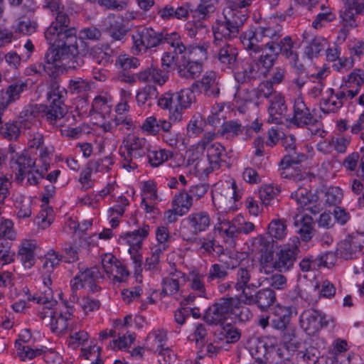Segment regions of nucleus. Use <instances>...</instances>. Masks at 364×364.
<instances>
[{
  "instance_id": "nucleus-1",
  "label": "nucleus",
  "mask_w": 364,
  "mask_h": 364,
  "mask_svg": "<svg viewBox=\"0 0 364 364\" xmlns=\"http://www.w3.org/2000/svg\"><path fill=\"white\" fill-rule=\"evenodd\" d=\"M43 7L55 13V20L45 31V38L48 44L57 46L61 49V55L70 49L78 48L80 53H89V47L82 38L76 36V29L70 26L69 16L61 11L63 6L60 0H44Z\"/></svg>"
},
{
  "instance_id": "nucleus-2",
  "label": "nucleus",
  "mask_w": 364,
  "mask_h": 364,
  "mask_svg": "<svg viewBox=\"0 0 364 364\" xmlns=\"http://www.w3.org/2000/svg\"><path fill=\"white\" fill-rule=\"evenodd\" d=\"M49 45L50 47L44 55V63H36L26 68L25 70L26 75H42L46 73L50 77H55L58 75V69L55 66L57 62L67 60L64 65L68 68L75 70L84 65V58L88 55V53H80V50L78 48L74 50L70 49L69 52L67 50L66 53L61 55L59 51L61 50L60 48L53 44Z\"/></svg>"
},
{
  "instance_id": "nucleus-3",
  "label": "nucleus",
  "mask_w": 364,
  "mask_h": 364,
  "mask_svg": "<svg viewBox=\"0 0 364 364\" xmlns=\"http://www.w3.org/2000/svg\"><path fill=\"white\" fill-rule=\"evenodd\" d=\"M235 7H225L223 14L224 20H217L212 26L213 32H218L237 38L249 16L248 7L252 4L248 1ZM241 4V2L240 3Z\"/></svg>"
},
{
  "instance_id": "nucleus-4",
  "label": "nucleus",
  "mask_w": 364,
  "mask_h": 364,
  "mask_svg": "<svg viewBox=\"0 0 364 364\" xmlns=\"http://www.w3.org/2000/svg\"><path fill=\"white\" fill-rule=\"evenodd\" d=\"M35 165L36 159L26 151L16 153L10 160V166L16 174V179L21 182L27 177L29 185H38L43 179L42 173L38 176L35 175L33 171Z\"/></svg>"
},
{
  "instance_id": "nucleus-5",
  "label": "nucleus",
  "mask_w": 364,
  "mask_h": 364,
  "mask_svg": "<svg viewBox=\"0 0 364 364\" xmlns=\"http://www.w3.org/2000/svg\"><path fill=\"white\" fill-rule=\"evenodd\" d=\"M213 33L214 52L218 61L224 68L233 70L238 63V50L235 45L229 41L235 37L218 32H213Z\"/></svg>"
},
{
  "instance_id": "nucleus-6",
  "label": "nucleus",
  "mask_w": 364,
  "mask_h": 364,
  "mask_svg": "<svg viewBox=\"0 0 364 364\" xmlns=\"http://www.w3.org/2000/svg\"><path fill=\"white\" fill-rule=\"evenodd\" d=\"M130 36L132 41L131 50L134 55L145 53L163 43L164 33L151 27H139L132 31Z\"/></svg>"
},
{
  "instance_id": "nucleus-7",
  "label": "nucleus",
  "mask_w": 364,
  "mask_h": 364,
  "mask_svg": "<svg viewBox=\"0 0 364 364\" xmlns=\"http://www.w3.org/2000/svg\"><path fill=\"white\" fill-rule=\"evenodd\" d=\"M238 304L237 297L220 298L207 309L204 320L209 324H222L230 319L234 307Z\"/></svg>"
},
{
  "instance_id": "nucleus-8",
  "label": "nucleus",
  "mask_w": 364,
  "mask_h": 364,
  "mask_svg": "<svg viewBox=\"0 0 364 364\" xmlns=\"http://www.w3.org/2000/svg\"><path fill=\"white\" fill-rule=\"evenodd\" d=\"M248 250L252 254L258 255L262 268L270 267L274 259V241L269 237L259 235L247 242Z\"/></svg>"
},
{
  "instance_id": "nucleus-9",
  "label": "nucleus",
  "mask_w": 364,
  "mask_h": 364,
  "mask_svg": "<svg viewBox=\"0 0 364 364\" xmlns=\"http://www.w3.org/2000/svg\"><path fill=\"white\" fill-rule=\"evenodd\" d=\"M363 236V233L353 232L342 240L336 249L337 257L352 259L363 255L362 249L364 243Z\"/></svg>"
},
{
  "instance_id": "nucleus-10",
  "label": "nucleus",
  "mask_w": 364,
  "mask_h": 364,
  "mask_svg": "<svg viewBox=\"0 0 364 364\" xmlns=\"http://www.w3.org/2000/svg\"><path fill=\"white\" fill-rule=\"evenodd\" d=\"M295 308L291 306L277 305L274 310V316L271 319V326L279 331L284 339L291 341L293 333H290V321Z\"/></svg>"
},
{
  "instance_id": "nucleus-11",
  "label": "nucleus",
  "mask_w": 364,
  "mask_h": 364,
  "mask_svg": "<svg viewBox=\"0 0 364 364\" xmlns=\"http://www.w3.org/2000/svg\"><path fill=\"white\" fill-rule=\"evenodd\" d=\"M301 328L309 336H314L328 325L326 315L316 309H309L302 312L299 318Z\"/></svg>"
},
{
  "instance_id": "nucleus-12",
  "label": "nucleus",
  "mask_w": 364,
  "mask_h": 364,
  "mask_svg": "<svg viewBox=\"0 0 364 364\" xmlns=\"http://www.w3.org/2000/svg\"><path fill=\"white\" fill-rule=\"evenodd\" d=\"M203 146L204 149H206L207 158L210 166L203 170L200 167L202 161H197L195 164V168L198 172L209 173L214 170L219 169L223 163H226L225 159L226 157L225 149L220 143L205 144V142H203Z\"/></svg>"
},
{
  "instance_id": "nucleus-13",
  "label": "nucleus",
  "mask_w": 364,
  "mask_h": 364,
  "mask_svg": "<svg viewBox=\"0 0 364 364\" xmlns=\"http://www.w3.org/2000/svg\"><path fill=\"white\" fill-rule=\"evenodd\" d=\"M293 242L292 246H284L280 250L277 254V259L274 262L273 261L270 267H273L280 272H287L292 268L300 252L298 247L299 243L298 237H295Z\"/></svg>"
},
{
  "instance_id": "nucleus-14",
  "label": "nucleus",
  "mask_w": 364,
  "mask_h": 364,
  "mask_svg": "<svg viewBox=\"0 0 364 364\" xmlns=\"http://www.w3.org/2000/svg\"><path fill=\"white\" fill-rule=\"evenodd\" d=\"M235 80L241 84L260 78L262 72L257 60L237 63L233 70Z\"/></svg>"
},
{
  "instance_id": "nucleus-15",
  "label": "nucleus",
  "mask_w": 364,
  "mask_h": 364,
  "mask_svg": "<svg viewBox=\"0 0 364 364\" xmlns=\"http://www.w3.org/2000/svg\"><path fill=\"white\" fill-rule=\"evenodd\" d=\"M242 191L240 189L236 182H232L223 189V193L213 196V203L218 208L223 210L234 209V204L241 198Z\"/></svg>"
},
{
  "instance_id": "nucleus-16",
  "label": "nucleus",
  "mask_w": 364,
  "mask_h": 364,
  "mask_svg": "<svg viewBox=\"0 0 364 364\" xmlns=\"http://www.w3.org/2000/svg\"><path fill=\"white\" fill-rule=\"evenodd\" d=\"M184 228H187L193 237H188L187 241L193 239L196 240V236L202 232H205L210 225V218L205 211H197L192 213L183 220Z\"/></svg>"
},
{
  "instance_id": "nucleus-17",
  "label": "nucleus",
  "mask_w": 364,
  "mask_h": 364,
  "mask_svg": "<svg viewBox=\"0 0 364 364\" xmlns=\"http://www.w3.org/2000/svg\"><path fill=\"white\" fill-rule=\"evenodd\" d=\"M128 157L140 159L149 153L150 143L144 137L129 135L122 141Z\"/></svg>"
},
{
  "instance_id": "nucleus-18",
  "label": "nucleus",
  "mask_w": 364,
  "mask_h": 364,
  "mask_svg": "<svg viewBox=\"0 0 364 364\" xmlns=\"http://www.w3.org/2000/svg\"><path fill=\"white\" fill-rule=\"evenodd\" d=\"M103 272L116 282H122L129 275V271L112 255H105L102 257Z\"/></svg>"
},
{
  "instance_id": "nucleus-19",
  "label": "nucleus",
  "mask_w": 364,
  "mask_h": 364,
  "mask_svg": "<svg viewBox=\"0 0 364 364\" xmlns=\"http://www.w3.org/2000/svg\"><path fill=\"white\" fill-rule=\"evenodd\" d=\"M176 70L178 76L184 79H196L203 71V65L198 60H194L182 55L176 62Z\"/></svg>"
},
{
  "instance_id": "nucleus-20",
  "label": "nucleus",
  "mask_w": 364,
  "mask_h": 364,
  "mask_svg": "<svg viewBox=\"0 0 364 364\" xmlns=\"http://www.w3.org/2000/svg\"><path fill=\"white\" fill-rule=\"evenodd\" d=\"M245 49L249 50L250 55L259 53L264 49V45L259 43L263 41V34L259 26L247 30L240 37Z\"/></svg>"
},
{
  "instance_id": "nucleus-21",
  "label": "nucleus",
  "mask_w": 364,
  "mask_h": 364,
  "mask_svg": "<svg viewBox=\"0 0 364 364\" xmlns=\"http://www.w3.org/2000/svg\"><path fill=\"white\" fill-rule=\"evenodd\" d=\"M293 109L294 115L291 121L298 127L314 125L317 122V119L314 118L302 98L295 99Z\"/></svg>"
},
{
  "instance_id": "nucleus-22",
  "label": "nucleus",
  "mask_w": 364,
  "mask_h": 364,
  "mask_svg": "<svg viewBox=\"0 0 364 364\" xmlns=\"http://www.w3.org/2000/svg\"><path fill=\"white\" fill-rule=\"evenodd\" d=\"M194 90L190 88L181 89L177 92L178 108L176 111H173L169 115V118L173 122H180L183 119V110L191 107V104L195 100Z\"/></svg>"
},
{
  "instance_id": "nucleus-23",
  "label": "nucleus",
  "mask_w": 364,
  "mask_h": 364,
  "mask_svg": "<svg viewBox=\"0 0 364 364\" xmlns=\"http://www.w3.org/2000/svg\"><path fill=\"white\" fill-rule=\"evenodd\" d=\"M136 77L142 82H153L162 86L168 80V70L160 69L157 66L151 65L137 73Z\"/></svg>"
},
{
  "instance_id": "nucleus-24",
  "label": "nucleus",
  "mask_w": 364,
  "mask_h": 364,
  "mask_svg": "<svg viewBox=\"0 0 364 364\" xmlns=\"http://www.w3.org/2000/svg\"><path fill=\"white\" fill-rule=\"evenodd\" d=\"M67 112V106L50 103L49 105H41L42 117L53 127H58L63 125L61 120Z\"/></svg>"
},
{
  "instance_id": "nucleus-25",
  "label": "nucleus",
  "mask_w": 364,
  "mask_h": 364,
  "mask_svg": "<svg viewBox=\"0 0 364 364\" xmlns=\"http://www.w3.org/2000/svg\"><path fill=\"white\" fill-rule=\"evenodd\" d=\"M191 87L194 90L203 92L208 97H215L220 94V88L215 73L205 74L200 80L195 81Z\"/></svg>"
},
{
  "instance_id": "nucleus-26",
  "label": "nucleus",
  "mask_w": 364,
  "mask_h": 364,
  "mask_svg": "<svg viewBox=\"0 0 364 364\" xmlns=\"http://www.w3.org/2000/svg\"><path fill=\"white\" fill-rule=\"evenodd\" d=\"M303 42L308 46L305 48L304 53L309 59L317 57L319 53L323 50L326 44V40L321 36H316L310 32L305 31L302 34Z\"/></svg>"
},
{
  "instance_id": "nucleus-27",
  "label": "nucleus",
  "mask_w": 364,
  "mask_h": 364,
  "mask_svg": "<svg viewBox=\"0 0 364 364\" xmlns=\"http://www.w3.org/2000/svg\"><path fill=\"white\" fill-rule=\"evenodd\" d=\"M104 277L103 273L97 267L86 269L84 272H80L71 281V286L73 291L79 289L87 283L97 282Z\"/></svg>"
},
{
  "instance_id": "nucleus-28",
  "label": "nucleus",
  "mask_w": 364,
  "mask_h": 364,
  "mask_svg": "<svg viewBox=\"0 0 364 364\" xmlns=\"http://www.w3.org/2000/svg\"><path fill=\"white\" fill-rule=\"evenodd\" d=\"M268 112L272 122L276 124L282 122V117L287 112V106L284 97L280 93H274L269 100Z\"/></svg>"
},
{
  "instance_id": "nucleus-29",
  "label": "nucleus",
  "mask_w": 364,
  "mask_h": 364,
  "mask_svg": "<svg viewBox=\"0 0 364 364\" xmlns=\"http://www.w3.org/2000/svg\"><path fill=\"white\" fill-rule=\"evenodd\" d=\"M37 245L34 240H25L21 243L17 257L25 268H31L36 262L35 251Z\"/></svg>"
},
{
  "instance_id": "nucleus-30",
  "label": "nucleus",
  "mask_w": 364,
  "mask_h": 364,
  "mask_svg": "<svg viewBox=\"0 0 364 364\" xmlns=\"http://www.w3.org/2000/svg\"><path fill=\"white\" fill-rule=\"evenodd\" d=\"M220 231L223 237L224 242L230 247H234L236 245V241L239 236L238 223L235 217L230 220L223 219L220 222Z\"/></svg>"
},
{
  "instance_id": "nucleus-31",
  "label": "nucleus",
  "mask_w": 364,
  "mask_h": 364,
  "mask_svg": "<svg viewBox=\"0 0 364 364\" xmlns=\"http://www.w3.org/2000/svg\"><path fill=\"white\" fill-rule=\"evenodd\" d=\"M67 90L65 88L60 85L56 77H52L48 91L47 92L48 99L50 104H56L62 106H66L65 101L67 98Z\"/></svg>"
},
{
  "instance_id": "nucleus-32",
  "label": "nucleus",
  "mask_w": 364,
  "mask_h": 364,
  "mask_svg": "<svg viewBox=\"0 0 364 364\" xmlns=\"http://www.w3.org/2000/svg\"><path fill=\"white\" fill-rule=\"evenodd\" d=\"M276 293L271 288H264L255 293L252 304H256L262 311H267L276 301Z\"/></svg>"
},
{
  "instance_id": "nucleus-33",
  "label": "nucleus",
  "mask_w": 364,
  "mask_h": 364,
  "mask_svg": "<svg viewBox=\"0 0 364 364\" xmlns=\"http://www.w3.org/2000/svg\"><path fill=\"white\" fill-rule=\"evenodd\" d=\"M363 82V70L361 69L353 70L348 76V80L346 82V87H353L346 91V97L349 99H353L359 93Z\"/></svg>"
},
{
  "instance_id": "nucleus-34",
  "label": "nucleus",
  "mask_w": 364,
  "mask_h": 364,
  "mask_svg": "<svg viewBox=\"0 0 364 364\" xmlns=\"http://www.w3.org/2000/svg\"><path fill=\"white\" fill-rule=\"evenodd\" d=\"M157 88L152 85H146L136 92V100L139 106L147 104L151 106L157 99Z\"/></svg>"
},
{
  "instance_id": "nucleus-35",
  "label": "nucleus",
  "mask_w": 364,
  "mask_h": 364,
  "mask_svg": "<svg viewBox=\"0 0 364 364\" xmlns=\"http://www.w3.org/2000/svg\"><path fill=\"white\" fill-rule=\"evenodd\" d=\"M172 155L171 151L164 149H153L151 146H150L149 153H147L146 156L151 166L156 168L167 161L169 158L172 157Z\"/></svg>"
},
{
  "instance_id": "nucleus-36",
  "label": "nucleus",
  "mask_w": 364,
  "mask_h": 364,
  "mask_svg": "<svg viewBox=\"0 0 364 364\" xmlns=\"http://www.w3.org/2000/svg\"><path fill=\"white\" fill-rule=\"evenodd\" d=\"M192 197L186 192H180L174 196L172 207L176 208L180 216L185 215L192 206Z\"/></svg>"
},
{
  "instance_id": "nucleus-37",
  "label": "nucleus",
  "mask_w": 364,
  "mask_h": 364,
  "mask_svg": "<svg viewBox=\"0 0 364 364\" xmlns=\"http://www.w3.org/2000/svg\"><path fill=\"white\" fill-rule=\"evenodd\" d=\"M128 28L122 21L115 18L109 19V24L106 28V32L112 38V41H121L127 34Z\"/></svg>"
},
{
  "instance_id": "nucleus-38",
  "label": "nucleus",
  "mask_w": 364,
  "mask_h": 364,
  "mask_svg": "<svg viewBox=\"0 0 364 364\" xmlns=\"http://www.w3.org/2000/svg\"><path fill=\"white\" fill-rule=\"evenodd\" d=\"M328 92L329 95L322 98L320 102V109L325 114L336 113L343 107V102L336 100L333 88H329Z\"/></svg>"
},
{
  "instance_id": "nucleus-39",
  "label": "nucleus",
  "mask_w": 364,
  "mask_h": 364,
  "mask_svg": "<svg viewBox=\"0 0 364 364\" xmlns=\"http://www.w3.org/2000/svg\"><path fill=\"white\" fill-rule=\"evenodd\" d=\"M200 248L204 252L220 257L224 253V247L220 243L210 237H204L198 240Z\"/></svg>"
},
{
  "instance_id": "nucleus-40",
  "label": "nucleus",
  "mask_w": 364,
  "mask_h": 364,
  "mask_svg": "<svg viewBox=\"0 0 364 364\" xmlns=\"http://www.w3.org/2000/svg\"><path fill=\"white\" fill-rule=\"evenodd\" d=\"M16 355L21 361L30 360L41 355L43 353V348L33 349L28 345L21 343L20 341H15Z\"/></svg>"
},
{
  "instance_id": "nucleus-41",
  "label": "nucleus",
  "mask_w": 364,
  "mask_h": 364,
  "mask_svg": "<svg viewBox=\"0 0 364 364\" xmlns=\"http://www.w3.org/2000/svg\"><path fill=\"white\" fill-rule=\"evenodd\" d=\"M128 331H118V339L112 341L109 347L112 350H122L130 347L131 344L135 341L136 334L134 333H128Z\"/></svg>"
},
{
  "instance_id": "nucleus-42",
  "label": "nucleus",
  "mask_w": 364,
  "mask_h": 364,
  "mask_svg": "<svg viewBox=\"0 0 364 364\" xmlns=\"http://www.w3.org/2000/svg\"><path fill=\"white\" fill-rule=\"evenodd\" d=\"M228 276V271L226 267L219 264H213L210 267L207 274V282L218 284L223 282Z\"/></svg>"
},
{
  "instance_id": "nucleus-43",
  "label": "nucleus",
  "mask_w": 364,
  "mask_h": 364,
  "mask_svg": "<svg viewBox=\"0 0 364 364\" xmlns=\"http://www.w3.org/2000/svg\"><path fill=\"white\" fill-rule=\"evenodd\" d=\"M316 196L305 188L299 187L291 193V198L295 200L301 208H304L316 200Z\"/></svg>"
},
{
  "instance_id": "nucleus-44",
  "label": "nucleus",
  "mask_w": 364,
  "mask_h": 364,
  "mask_svg": "<svg viewBox=\"0 0 364 364\" xmlns=\"http://www.w3.org/2000/svg\"><path fill=\"white\" fill-rule=\"evenodd\" d=\"M149 230V225L144 224L139 229L127 232L125 238L129 245L141 246L142 241L148 236Z\"/></svg>"
},
{
  "instance_id": "nucleus-45",
  "label": "nucleus",
  "mask_w": 364,
  "mask_h": 364,
  "mask_svg": "<svg viewBox=\"0 0 364 364\" xmlns=\"http://www.w3.org/2000/svg\"><path fill=\"white\" fill-rule=\"evenodd\" d=\"M164 43L170 45L173 50V53L176 55L183 54L186 50V46L177 32L164 33L163 43Z\"/></svg>"
},
{
  "instance_id": "nucleus-46",
  "label": "nucleus",
  "mask_w": 364,
  "mask_h": 364,
  "mask_svg": "<svg viewBox=\"0 0 364 364\" xmlns=\"http://www.w3.org/2000/svg\"><path fill=\"white\" fill-rule=\"evenodd\" d=\"M263 279L259 278L257 282H250L243 287L238 292H240V297L244 304L251 305L255 298V293L257 292L255 290L262 285Z\"/></svg>"
},
{
  "instance_id": "nucleus-47",
  "label": "nucleus",
  "mask_w": 364,
  "mask_h": 364,
  "mask_svg": "<svg viewBox=\"0 0 364 364\" xmlns=\"http://www.w3.org/2000/svg\"><path fill=\"white\" fill-rule=\"evenodd\" d=\"M287 225L284 220L281 219L272 220L268 225V234L270 239L275 238L281 240L287 235Z\"/></svg>"
},
{
  "instance_id": "nucleus-48",
  "label": "nucleus",
  "mask_w": 364,
  "mask_h": 364,
  "mask_svg": "<svg viewBox=\"0 0 364 364\" xmlns=\"http://www.w3.org/2000/svg\"><path fill=\"white\" fill-rule=\"evenodd\" d=\"M252 317L250 309L245 306H242L239 300V304L234 307L230 321L235 323H244L249 321Z\"/></svg>"
},
{
  "instance_id": "nucleus-49",
  "label": "nucleus",
  "mask_w": 364,
  "mask_h": 364,
  "mask_svg": "<svg viewBox=\"0 0 364 364\" xmlns=\"http://www.w3.org/2000/svg\"><path fill=\"white\" fill-rule=\"evenodd\" d=\"M245 130V127L236 120H229L223 123L221 127V134L226 136V138H234L237 136Z\"/></svg>"
},
{
  "instance_id": "nucleus-50",
  "label": "nucleus",
  "mask_w": 364,
  "mask_h": 364,
  "mask_svg": "<svg viewBox=\"0 0 364 364\" xmlns=\"http://www.w3.org/2000/svg\"><path fill=\"white\" fill-rule=\"evenodd\" d=\"M177 92H166L164 93L157 100L159 107L164 109H168L170 113L176 111L178 108Z\"/></svg>"
},
{
  "instance_id": "nucleus-51",
  "label": "nucleus",
  "mask_w": 364,
  "mask_h": 364,
  "mask_svg": "<svg viewBox=\"0 0 364 364\" xmlns=\"http://www.w3.org/2000/svg\"><path fill=\"white\" fill-rule=\"evenodd\" d=\"M217 1H205L201 0V3L198 6L197 9H193V17L198 18L199 20L205 19L208 17L209 14L214 12L215 7L214 4Z\"/></svg>"
},
{
  "instance_id": "nucleus-52",
  "label": "nucleus",
  "mask_w": 364,
  "mask_h": 364,
  "mask_svg": "<svg viewBox=\"0 0 364 364\" xmlns=\"http://www.w3.org/2000/svg\"><path fill=\"white\" fill-rule=\"evenodd\" d=\"M313 219L310 216H304L301 220V227L297 230L302 240L309 241L313 237Z\"/></svg>"
},
{
  "instance_id": "nucleus-53",
  "label": "nucleus",
  "mask_w": 364,
  "mask_h": 364,
  "mask_svg": "<svg viewBox=\"0 0 364 364\" xmlns=\"http://www.w3.org/2000/svg\"><path fill=\"white\" fill-rule=\"evenodd\" d=\"M260 53L261 55L257 62L259 63V70L263 71L262 75L265 76L274 65L277 58L275 57V54L268 53L267 50H264V49Z\"/></svg>"
},
{
  "instance_id": "nucleus-54",
  "label": "nucleus",
  "mask_w": 364,
  "mask_h": 364,
  "mask_svg": "<svg viewBox=\"0 0 364 364\" xmlns=\"http://www.w3.org/2000/svg\"><path fill=\"white\" fill-rule=\"evenodd\" d=\"M280 189L271 184L264 185L259 190V198L264 205H269L271 201L279 193Z\"/></svg>"
},
{
  "instance_id": "nucleus-55",
  "label": "nucleus",
  "mask_w": 364,
  "mask_h": 364,
  "mask_svg": "<svg viewBox=\"0 0 364 364\" xmlns=\"http://www.w3.org/2000/svg\"><path fill=\"white\" fill-rule=\"evenodd\" d=\"M20 130L16 122H6L0 126V134L9 140L16 139Z\"/></svg>"
},
{
  "instance_id": "nucleus-56",
  "label": "nucleus",
  "mask_w": 364,
  "mask_h": 364,
  "mask_svg": "<svg viewBox=\"0 0 364 364\" xmlns=\"http://www.w3.org/2000/svg\"><path fill=\"white\" fill-rule=\"evenodd\" d=\"M85 245H88V243L85 238H80L79 241V246L75 245H69L68 247H65V262L68 263L74 262L78 260V254L80 251V247H85Z\"/></svg>"
},
{
  "instance_id": "nucleus-57",
  "label": "nucleus",
  "mask_w": 364,
  "mask_h": 364,
  "mask_svg": "<svg viewBox=\"0 0 364 364\" xmlns=\"http://www.w3.org/2000/svg\"><path fill=\"white\" fill-rule=\"evenodd\" d=\"M68 313V316H63L60 314L58 318L53 317L50 323V329L54 333H65L68 329V321L70 318V313Z\"/></svg>"
},
{
  "instance_id": "nucleus-58",
  "label": "nucleus",
  "mask_w": 364,
  "mask_h": 364,
  "mask_svg": "<svg viewBox=\"0 0 364 364\" xmlns=\"http://www.w3.org/2000/svg\"><path fill=\"white\" fill-rule=\"evenodd\" d=\"M28 87V84L26 82L18 80L11 84H10L6 87V92L9 95L10 98L14 102L16 100H18L21 93L26 90Z\"/></svg>"
},
{
  "instance_id": "nucleus-59",
  "label": "nucleus",
  "mask_w": 364,
  "mask_h": 364,
  "mask_svg": "<svg viewBox=\"0 0 364 364\" xmlns=\"http://www.w3.org/2000/svg\"><path fill=\"white\" fill-rule=\"evenodd\" d=\"M179 289L178 280L171 277H165L162 281V291L161 294L163 296L173 295Z\"/></svg>"
},
{
  "instance_id": "nucleus-60",
  "label": "nucleus",
  "mask_w": 364,
  "mask_h": 364,
  "mask_svg": "<svg viewBox=\"0 0 364 364\" xmlns=\"http://www.w3.org/2000/svg\"><path fill=\"white\" fill-rule=\"evenodd\" d=\"M264 280H266L269 285L274 289L284 290L287 287V277L282 274H273Z\"/></svg>"
},
{
  "instance_id": "nucleus-61",
  "label": "nucleus",
  "mask_w": 364,
  "mask_h": 364,
  "mask_svg": "<svg viewBox=\"0 0 364 364\" xmlns=\"http://www.w3.org/2000/svg\"><path fill=\"white\" fill-rule=\"evenodd\" d=\"M116 65L124 70H128L132 68H136L139 65V60L134 57L122 55L117 58Z\"/></svg>"
},
{
  "instance_id": "nucleus-62",
  "label": "nucleus",
  "mask_w": 364,
  "mask_h": 364,
  "mask_svg": "<svg viewBox=\"0 0 364 364\" xmlns=\"http://www.w3.org/2000/svg\"><path fill=\"white\" fill-rule=\"evenodd\" d=\"M251 274L250 271L244 267H240L236 273V282L234 283V287L237 291L245 287L246 284L250 281Z\"/></svg>"
},
{
  "instance_id": "nucleus-63",
  "label": "nucleus",
  "mask_w": 364,
  "mask_h": 364,
  "mask_svg": "<svg viewBox=\"0 0 364 364\" xmlns=\"http://www.w3.org/2000/svg\"><path fill=\"white\" fill-rule=\"evenodd\" d=\"M307 156L305 154L298 151L297 149L287 154L282 159V164H287V166H293L299 164L306 161Z\"/></svg>"
},
{
  "instance_id": "nucleus-64",
  "label": "nucleus",
  "mask_w": 364,
  "mask_h": 364,
  "mask_svg": "<svg viewBox=\"0 0 364 364\" xmlns=\"http://www.w3.org/2000/svg\"><path fill=\"white\" fill-rule=\"evenodd\" d=\"M343 198L342 190L338 187H331L325 194V201L330 205L336 206Z\"/></svg>"
}]
</instances>
